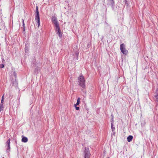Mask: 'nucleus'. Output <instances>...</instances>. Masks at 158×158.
<instances>
[{"label": "nucleus", "mask_w": 158, "mask_h": 158, "mask_svg": "<svg viewBox=\"0 0 158 158\" xmlns=\"http://www.w3.org/2000/svg\"><path fill=\"white\" fill-rule=\"evenodd\" d=\"M14 73H15V76H16V74H15V72H14Z\"/></svg>", "instance_id": "6ab92c4d"}, {"label": "nucleus", "mask_w": 158, "mask_h": 158, "mask_svg": "<svg viewBox=\"0 0 158 158\" xmlns=\"http://www.w3.org/2000/svg\"><path fill=\"white\" fill-rule=\"evenodd\" d=\"M111 116L112 118H114V116L112 114H111Z\"/></svg>", "instance_id": "a211bd4d"}, {"label": "nucleus", "mask_w": 158, "mask_h": 158, "mask_svg": "<svg viewBox=\"0 0 158 158\" xmlns=\"http://www.w3.org/2000/svg\"><path fill=\"white\" fill-rule=\"evenodd\" d=\"M26 45H25V49H26Z\"/></svg>", "instance_id": "aec40b11"}, {"label": "nucleus", "mask_w": 158, "mask_h": 158, "mask_svg": "<svg viewBox=\"0 0 158 158\" xmlns=\"http://www.w3.org/2000/svg\"><path fill=\"white\" fill-rule=\"evenodd\" d=\"M113 122H112L111 123V128H112V131H114L115 129L114 127H113Z\"/></svg>", "instance_id": "9d476101"}, {"label": "nucleus", "mask_w": 158, "mask_h": 158, "mask_svg": "<svg viewBox=\"0 0 158 158\" xmlns=\"http://www.w3.org/2000/svg\"><path fill=\"white\" fill-rule=\"evenodd\" d=\"M52 23L54 25L56 31L57 32L59 37H61L62 36V33L60 31L59 23L57 20L56 17L55 16H52Z\"/></svg>", "instance_id": "f257e3e1"}, {"label": "nucleus", "mask_w": 158, "mask_h": 158, "mask_svg": "<svg viewBox=\"0 0 158 158\" xmlns=\"http://www.w3.org/2000/svg\"><path fill=\"white\" fill-rule=\"evenodd\" d=\"M3 101H4V96L3 95L2 97V98L1 104H3Z\"/></svg>", "instance_id": "9b49d317"}, {"label": "nucleus", "mask_w": 158, "mask_h": 158, "mask_svg": "<svg viewBox=\"0 0 158 158\" xmlns=\"http://www.w3.org/2000/svg\"><path fill=\"white\" fill-rule=\"evenodd\" d=\"M110 1L111 4H113L114 3L113 0H109Z\"/></svg>", "instance_id": "4468645a"}, {"label": "nucleus", "mask_w": 158, "mask_h": 158, "mask_svg": "<svg viewBox=\"0 0 158 158\" xmlns=\"http://www.w3.org/2000/svg\"><path fill=\"white\" fill-rule=\"evenodd\" d=\"M81 99L80 98H78L77 100V102L76 104H74V106H76L77 105H78Z\"/></svg>", "instance_id": "6e6552de"}, {"label": "nucleus", "mask_w": 158, "mask_h": 158, "mask_svg": "<svg viewBox=\"0 0 158 158\" xmlns=\"http://www.w3.org/2000/svg\"><path fill=\"white\" fill-rule=\"evenodd\" d=\"M114 118H111V120H112V121H111V123L112 122H113V123H114Z\"/></svg>", "instance_id": "f3484780"}, {"label": "nucleus", "mask_w": 158, "mask_h": 158, "mask_svg": "<svg viewBox=\"0 0 158 158\" xmlns=\"http://www.w3.org/2000/svg\"><path fill=\"white\" fill-rule=\"evenodd\" d=\"M22 22H23V27H24L25 24H24V20L23 19H22Z\"/></svg>", "instance_id": "dca6fc26"}, {"label": "nucleus", "mask_w": 158, "mask_h": 158, "mask_svg": "<svg viewBox=\"0 0 158 158\" xmlns=\"http://www.w3.org/2000/svg\"><path fill=\"white\" fill-rule=\"evenodd\" d=\"M133 139V136L131 135H129L127 138V140L128 142H130L132 141Z\"/></svg>", "instance_id": "1a4fd4ad"}, {"label": "nucleus", "mask_w": 158, "mask_h": 158, "mask_svg": "<svg viewBox=\"0 0 158 158\" xmlns=\"http://www.w3.org/2000/svg\"><path fill=\"white\" fill-rule=\"evenodd\" d=\"M74 107H75L76 109L77 110H78L79 109V108L78 107H77V106H74Z\"/></svg>", "instance_id": "ddd939ff"}, {"label": "nucleus", "mask_w": 158, "mask_h": 158, "mask_svg": "<svg viewBox=\"0 0 158 158\" xmlns=\"http://www.w3.org/2000/svg\"><path fill=\"white\" fill-rule=\"evenodd\" d=\"M155 98H156V99L157 100V101H158V95L155 96Z\"/></svg>", "instance_id": "2eb2a0df"}, {"label": "nucleus", "mask_w": 158, "mask_h": 158, "mask_svg": "<svg viewBox=\"0 0 158 158\" xmlns=\"http://www.w3.org/2000/svg\"><path fill=\"white\" fill-rule=\"evenodd\" d=\"M36 14L35 16V20L38 24V27H39L40 24V15L38 10V8L37 6L36 7Z\"/></svg>", "instance_id": "f03ea898"}, {"label": "nucleus", "mask_w": 158, "mask_h": 158, "mask_svg": "<svg viewBox=\"0 0 158 158\" xmlns=\"http://www.w3.org/2000/svg\"><path fill=\"white\" fill-rule=\"evenodd\" d=\"M125 1H126V0H125Z\"/></svg>", "instance_id": "412c9836"}, {"label": "nucleus", "mask_w": 158, "mask_h": 158, "mask_svg": "<svg viewBox=\"0 0 158 158\" xmlns=\"http://www.w3.org/2000/svg\"><path fill=\"white\" fill-rule=\"evenodd\" d=\"M22 141L24 143H26L28 141V139L27 137H24L23 135L22 136Z\"/></svg>", "instance_id": "0eeeda50"}, {"label": "nucleus", "mask_w": 158, "mask_h": 158, "mask_svg": "<svg viewBox=\"0 0 158 158\" xmlns=\"http://www.w3.org/2000/svg\"><path fill=\"white\" fill-rule=\"evenodd\" d=\"M79 85L83 88L85 87V81L84 77L81 76L79 78Z\"/></svg>", "instance_id": "7ed1b4c3"}, {"label": "nucleus", "mask_w": 158, "mask_h": 158, "mask_svg": "<svg viewBox=\"0 0 158 158\" xmlns=\"http://www.w3.org/2000/svg\"><path fill=\"white\" fill-rule=\"evenodd\" d=\"M4 66V65L3 64H2L0 66V67L1 68H3Z\"/></svg>", "instance_id": "f8f14e48"}, {"label": "nucleus", "mask_w": 158, "mask_h": 158, "mask_svg": "<svg viewBox=\"0 0 158 158\" xmlns=\"http://www.w3.org/2000/svg\"><path fill=\"white\" fill-rule=\"evenodd\" d=\"M84 158H89L90 154L88 148H85L84 151Z\"/></svg>", "instance_id": "39448f33"}, {"label": "nucleus", "mask_w": 158, "mask_h": 158, "mask_svg": "<svg viewBox=\"0 0 158 158\" xmlns=\"http://www.w3.org/2000/svg\"><path fill=\"white\" fill-rule=\"evenodd\" d=\"M10 139H8L7 141L6 142V145L7 146V152H9L10 151Z\"/></svg>", "instance_id": "423d86ee"}, {"label": "nucleus", "mask_w": 158, "mask_h": 158, "mask_svg": "<svg viewBox=\"0 0 158 158\" xmlns=\"http://www.w3.org/2000/svg\"><path fill=\"white\" fill-rule=\"evenodd\" d=\"M120 49L121 52L124 54H127L128 53V51L125 48V45L122 44L120 45Z\"/></svg>", "instance_id": "20e7f679"}, {"label": "nucleus", "mask_w": 158, "mask_h": 158, "mask_svg": "<svg viewBox=\"0 0 158 158\" xmlns=\"http://www.w3.org/2000/svg\"><path fill=\"white\" fill-rule=\"evenodd\" d=\"M108 158H109V157H108Z\"/></svg>", "instance_id": "4be33fe9"}]
</instances>
